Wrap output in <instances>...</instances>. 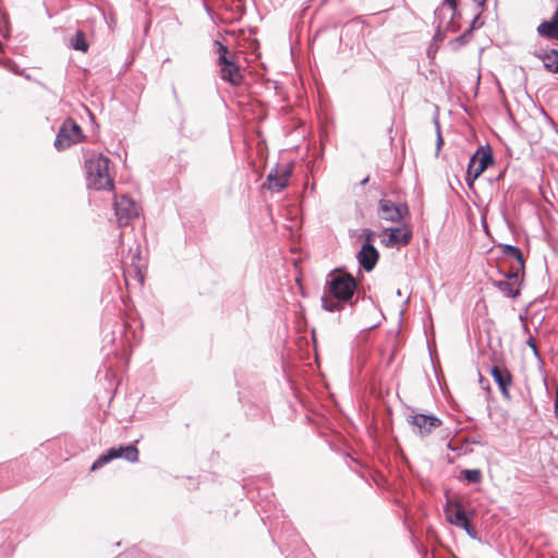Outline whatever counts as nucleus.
Here are the masks:
<instances>
[{
	"instance_id": "20",
	"label": "nucleus",
	"mask_w": 558,
	"mask_h": 558,
	"mask_svg": "<svg viewBox=\"0 0 558 558\" xmlns=\"http://www.w3.org/2000/svg\"><path fill=\"white\" fill-rule=\"evenodd\" d=\"M462 474L470 483H480L482 481V472L478 469L464 470Z\"/></svg>"
},
{
	"instance_id": "14",
	"label": "nucleus",
	"mask_w": 558,
	"mask_h": 558,
	"mask_svg": "<svg viewBox=\"0 0 558 558\" xmlns=\"http://www.w3.org/2000/svg\"><path fill=\"white\" fill-rule=\"evenodd\" d=\"M410 423L420 435H427L440 425V421L437 417L425 414H415L411 416Z\"/></svg>"
},
{
	"instance_id": "5",
	"label": "nucleus",
	"mask_w": 558,
	"mask_h": 558,
	"mask_svg": "<svg viewBox=\"0 0 558 558\" xmlns=\"http://www.w3.org/2000/svg\"><path fill=\"white\" fill-rule=\"evenodd\" d=\"M82 138L83 131L81 126L73 119L69 118L62 123L57 134L54 146L58 150H63L81 142Z\"/></svg>"
},
{
	"instance_id": "27",
	"label": "nucleus",
	"mask_w": 558,
	"mask_h": 558,
	"mask_svg": "<svg viewBox=\"0 0 558 558\" xmlns=\"http://www.w3.org/2000/svg\"><path fill=\"white\" fill-rule=\"evenodd\" d=\"M456 41L460 43V44H463L464 43V38L461 36V37H458L456 39Z\"/></svg>"
},
{
	"instance_id": "21",
	"label": "nucleus",
	"mask_w": 558,
	"mask_h": 558,
	"mask_svg": "<svg viewBox=\"0 0 558 558\" xmlns=\"http://www.w3.org/2000/svg\"><path fill=\"white\" fill-rule=\"evenodd\" d=\"M504 252H505L507 255H509V256H511V257L515 258V259L519 262V264H520L521 266H523V256H522V252L520 251V248H518L517 246L507 245V246L505 247Z\"/></svg>"
},
{
	"instance_id": "10",
	"label": "nucleus",
	"mask_w": 558,
	"mask_h": 558,
	"mask_svg": "<svg viewBox=\"0 0 558 558\" xmlns=\"http://www.w3.org/2000/svg\"><path fill=\"white\" fill-rule=\"evenodd\" d=\"M446 519L449 523L463 529L469 535H473V527L468 519L462 505L458 501H448L445 509Z\"/></svg>"
},
{
	"instance_id": "18",
	"label": "nucleus",
	"mask_w": 558,
	"mask_h": 558,
	"mask_svg": "<svg viewBox=\"0 0 558 558\" xmlns=\"http://www.w3.org/2000/svg\"><path fill=\"white\" fill-rule=\"evenodd\" d=\"M71 46L73 47V49L75 50H80V51H83V52H87L88 50V44L85 39V35L83 32L78 31L74 37L72 38L71 40Z\"/></svg>"
},
{
	"instance_id": "9",
	"label": "nucleus",
	"mask_w": 558,
	"mask_h": 558,
	"mask_svg": "<svg viewBox=\"0 0 558 558\" xmlns=\"http://www.w3.org/2000/svg\"><path fill=\"white\" fill-rule=\"evenodd\" d=\"M381 244L386 247L405 246L412 239V230L402 225L397 228H385L381 232Z\"/></svg>"
},
{
	"instance_id": "3",
	"label": "nucleus",
	"mask_w": 558,
	"mask_h": 558,
	"mask_svg": "<svg viewBox=\"0 0 558 558\" xmlns=\"http://www.w3.org/2000/svg\"><path fill=\"white\" fill-rule=\"evenodd\" d=\"M138 449L134 445L120 446L118 448L112 447L96 459L90 466V471H96L118 458H123L126 461L134 463L138 461Z\"/></svg>"
},
{
	"instance_id": "1",
	"label": "nucleus",
	"mask_w": 558,
	"mask_h": 558,
	"mask_svg": "<svg viewBox=\"0 0 558 558\" xmlns=\"http://www.w3.org/2000/svg\"><path fill=\"white\" fill-rule=\"evenodd\" d=\"M87 186L97 191H112L114 189V167L109 157L102 154H93L85 159Z\"/></svg>"
},
{
	"instance_id": "25",
	"label": "nucleus",
	"mask_w": 558,
	"mask_h": 558,
	"mask_svg": "<svg viewBox=\"0 0 558 558\" xmlns=\"http://www.w3.org/2000/svg\"><path fill=\"white\" fill-rule=\"evenodd\" d=\"M374 235H375V233L373 231L367 232V234H366V242L365 243H371L372 244Z\"/></svg>"
},
{
	"instance_id": "13",
	"label": "nucleus",
	"mask_w": 558,
	"mask_h": 558,
	"mask_svg": "<svg viewBox=\"0 0 558 558\" xmlns=\"http://www.w3.org/2000/svg\"><path fill=\"white\" fill-rule=\"evenodd\" d=\"M538 36L548 40H558V7L547 20H544L537 27Z\"/></svg>"
},
{
	"instance_id": "4",
	"label": "nucleus",
	"mask_w": 558,
	"mask_h": 558,
	"mask_svg": "<svg viewBox=\"0 0 558 558\" xmlns=\"http://www.w3.org/2000/svg\"><path fill=\"white\" fill-rule=\"evenodd\" d=\"M356 289L355 279L349 274H340L331 277L329 281V294L339 301H349Z\"/></svg>"
},
{
	"instance_id": "7",
	"label": "nucleus",
	"mask_w": 558,
	"mask_h": 558,
	"mask_svg": "<svg viewBox=\"0 0 558 558\" xmlns=\"http://www.w3.org/2000/svg\"><path fill=\"white\" fill-rule=\"evenodd\" d=\"M114 211L120 226L129 225L134 218L138 217L140 207L126 195L114 196Z\"/></svg>"
},
{
	"instance_id": "2",
	"label": "nucleus",
	"mask_w": 558,
	"mask_h": 558,
	"mask_svg": "<svg viewBox=\"0 0 558 558\" xmlns=\"http://www.w3.org/2000/svg\"><path fill=\"white\" fill-rule=\"evenodd\" d=\"M220 78L228 82L232 86H240L244 76L241 73L240 66L236 62L238 56L235 52H231L225 45L216 41Z\"/></svg>"
},
{
	"instance_id": "15",
	"label": "nucleus",
	"mask_w": 558,
	"mask_h": 558,
	"mask_svg": "<svg viewBox=\"0 0 558 558\" xmlns=\"http://www.w3.org/2000/svg\"><path fill=\"white\" fill-rule=\"evenodd\" d=\"M379 258L378 251L371 243H364L357 254V259L363 269L371 271L376 266Z\"/></svg>"
},
{
	"instance_id": "12",
	"label": "nucleus",
	"mask_w": 558,
	"mask_h": 558,
	"mask_svg": "<svg viewBox=\"0 0 558 558\" xmlns=\"http://www.w3.org/2000/svg\"><path fill=\"white\" fill-rule=\"evenodd\" d=\"M291 173V165L277 166L267 175V187L274 192L283 190L288 185Z\"/></svg>"
},
{
	"instance_id": "8",
	"label": "nucleus",
	"mask_w": 558,
	"mask_h": 558,
	"mask_svg": "<svg viewBox=\"0 0 558 558\" xmlns=\"http://www.w3.org/2000/svg\"><path fill=\"white\" fill-rule=\"evenodd\" d=\"M377 215L380 220L399 223L409 215V208L404 204H395L390 199L381 198L378 202Z\"/></svg>"
},
{
	"instance_id": "24",
	"label": "nucleus",
	"mask_w": 558,
	"mask_h": 558,
	"mask_svg": "<svg viewBox=\"0 0 558 558\" xmlns=\"http://www.w3.org/2000/svg\"><path fill=\"white\" fill-rule=\"evenodd\" d=\"M444 144V140L441 137L439 129L437 130V149L439 150L441 145Z\"/></svg>"
},
{
	"instance_id": "11",
	"label": "nucleus",
	"mask_w": 558,
	"mask_h": 558,
	"mask_svg": "<svg viewBox=\"0 0 558 558\" xmlns=\"http://www.w3.org/2000/svg\"><path fill=\"white\" fill-rule=\"evenodd\" d=\"M489 374L498 385L501 395L506 399H510V388L513 383V377L510 371L501 362H496L490 371Z\"/></svg>"
},
{
	"instance_id": "16",
	"label": "nucleus",
	"mask_w": 558,
	"mask_h": 558,
	"mask_svg": "<svg viewBox=\"0 0 558 558\" xmlns=\"http://www.w3.org/2000/svg\"><path fill=\"white\" fill-rule=\"evenodd\" d=\"M494 284L508 298H515L520 293L518 274H511L507 280L496 281Z\"/></svg>"
},
{
	"instance_id": "26",
	"label": "nucleus",
	"mask_w": 558,
	"mask_h": 558,
	"mask_svg": "<svg viewBox=\"0 0 558 558\" xmlns=\"http://www.w3.org/2000/svg\"><path fill=\"white\" fill-rule=\"evenodd\" d=\"M555 412L558 417V393L556 392V400H555Z\"/></svg>"
},
{
	"instance_id": "6",
	"label": "nucleus",
	"mask_w": 558,
	"mask_h": 558,
	"mask_svg": "<svg viewBox=\"0 0 558 558\" xmlns=\"http://www.w3.org/2000/svg\"><path fill=\"white\" fill-rule=\"evenodd\" d=\"M493 163V155L489 149H480L470 159L466 171L468 185L472 189L474 181Z\"/></svg>"
},
{
	"instance_id": "22",
	"label": "nucleus",
	"mask_w": 558,
	"mask_h": 558,
	"mask_svg": "<svg viewBox=\"0 0 558 558\" xmlns=\"http://www.w3.org/2000/svg\"><path fill=\"white\" fill-rule=\"evenodd\" d=\"M445 3L452 10H457L458 0H445Z\"/></svg>"
},
{
	"instance_id": "19",
	"label": "nucleus",
	"mask_w": 558,
	"mask_h": 558,
	"mask_svg": "<svg viewBox=\"0 0 558 558\" xmlns=\"http://www.w3.org/2000/svg\"><path fill=\"white\" fill-rule=\"evenodd\" d=\"M323 307L328 312H335L340 311L342 308L341 303L343 301H339L338 299H335L331 294L325 295L323 299Z\"/></svg>"
},
{
	"instance_id": "17",
	"label": "nucleus",
	"mask_w": 558,
	"mask_h": 558,
	"mask_svg": "<svg viewBox=\"0 0 558 558\" xmlns=\"http://www.w3.org/2000/svg\"><path fill=\"white\" fill-rule=\"evenodd\" d=\"M536 57L543 61L546 70L553 73H558V51L551 49L548 52H538Z\"/></svg>"
},
{
	"instance_id": "23",
	"label": "nucleus",
	"mask_w": 558,
	"mask_h": 558,
	"mask_svg": "<svg viewBox=\"0 0 558 558\" xmlns=\"http://www.w3.org/2000/svg\"><path fill=\"white\" fill-rule=\"evenodd\" d=\"M527 344L531 347V349L533 350V353L534 354H537V349H536V343H535V340L533 338H529L527 340Z\"/></svg>"
}]
</instances>
